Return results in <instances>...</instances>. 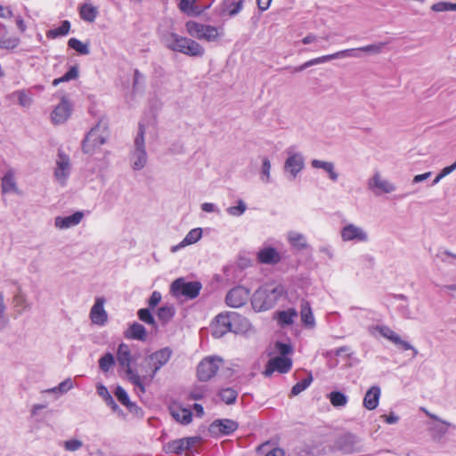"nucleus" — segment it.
I'll return each instance as SVG.
<instances>
[{
	"label": "nucleus",
	"mask_w": 456,
	"mask_h": 456,
	"mask_svg": "<svg viewBox=\"0 0 456 456\" xmlns=\"http://www.w3.org/2000/svg\"><path fill=\"white\" fill-rule=\"evenodd\" d=\"M284 293L283 286L280 284H265L252 297V306L255 311L261 312L271 309Z\"/></svg>",
	"instance_id": "f257e3e1"
},
{
	"label": "nucleus",
	"mask_w": 456,
	"mask_h": 456,
	"mask_svg": "<svg viewBox=\"0 0 456 456\" xmlns=\"http://www.w3.org/2000/svg\"><path fill=\"white\" fill-rule=\"evenodd\" d=\"M172 354L171 348L164 347L145 357L140 370L142 382L145 380L151 382L156 373L167 363Z\"/></svg>",
	"instance_id": "f03ea898"
},
{
	"label": "nucleus",
	"mask_w": 456,
	"mask_h": 456,
	"mask_svg": "<svg viewBox=\"0 0 456 456\" xmlns=\"http://www.w3.org/2000/svg\"><path fill=\"white\" fill-rule=\"evenodd\" d=\"M164 41L168 49L185 55L201 57L205 53V49L200 43L175 33L166 36Z\"/></svg>",
	"instance_id": "7ed1b4c3"
},
{
	"label": "nucleus",
	"mask_w": 456,
	"mask_h": 456,
	"mask_svg": "<svg viewBox=\"0 0 456 456\" xmlns=\"http://www.w3.org/2000/svg\"><path fill=\"white\" fill-rule=\"evenodd\" d=\"M117 361L118 365L125 370L126 379L134 385L141 393L145 392L144 384L141 374L132 369L131 363L135 361L128 345L121 343L117 350Z\"/></svg>",
	"instance_id": "20e7f679"
},
{
	"label": "nucleus",
	"mask_w": 456,
	"mask_h": 456,
	"mask_svg": "<svg viewBox=\"0 0 456 456\" xmlns=\"http://www.w3.org/2000/svg\"><path fill=\"white\" fill-rule=\"evenodd\" d=\"M109 138V130L105 123H98L86 134L82 149L86 154H94Z\"/></svg>",
	"instance_id": "39448f33"
},
{
	"label": "nucleus",
	"mask_w": 456,
	"mask_h": 456,
	"mask_svg": "<svg viewBox=\"0 0 456 456\" xmlns=\"http://www.w3.org/2000/svg\"><path fill=\"white\" fill-rule=\"evenodd\" d=\"M185 29L191 37L207 42L216 41L222 35L219 28L194 20L187 21L185 23Z\"/></svg>",
	"instance_id": "423d86ee"
},
{
	"label": "nucleus",
	"mask_w": 456,
	"mask_h": 456,
	"mask_svg": "<svg viewBox=\"0 0 456 456\" xmlns=\"http://www.w3.org/2000/svg\"><path fill=\"white\" fill-rule=\"evenodd\" d=\"M72 163L68 154L59 151L54 161L53 180L61 187L68 184L72 173Z\"/></svg>",
	"instance_id": "0eeeda50"
},
{
	"label": "nucleus",
	"mask_w": 456,
	"mask_h": 456,
	"mask_svg": "<svg viewBox=\"0 0 456 456\" xmlns=\"http://www.w3.org/2000/svg\"><path fill=\"white\" fill-rule=\"evenodd\" d=\"M144 133V126L140 124L138 134L134 138V150L130 156L131 166L134 170L142 169L147 163Z\"/></svg>",
	"instance_id": "6e6552de"
},
{
	"label": "nucleus",
	"mask_w": 456,
	"mask_h": 456,
	"mask_svg": "<svg viewBox=\"0 0 456 456\" xmlns=\"http://www.w3.org/2000/svg\"><path fill=\"white\" fill-rule=\"evenodd\" d=\"M201 288L199 281H187L183 278H178L172 282L170 292L176 298L193 299L199 296Z\"/></svg>",
	"instance_id": "1a4fd4ad"
},
{
	"label": "nucleus",
	"mask_w": 456,
	"mask_h": 456,
	"mask_svg": "<svg viewBox=\"0 0 456 456\" xmlns=\"http://www.w3.org/2000/svg\"><path fill=\"white\" fill-rule=\"evenodd\" d=\"M288 155L284 162V172L290 180L295 179L305 167V158L303 154L297 151L294 147L286 150Z\"/></svg>",
	"instance_id": "9d476101"
},
{
	"label": "nucleus",
	"mask_w": 456,
	"mask_h": 456,
	"mask_svg": "<svg viewBox=\"0 0 456 456\" xmlns=\"http://www.w3.org/2000/svg\"><path fill=\"white\" fill-rule=\"evenodd\" d=\"M222 363L223 360L216 356L204 358L198 365L197 375L199 379L201 381L209 380L216 374Z\"/></svg>",
	"instance_id": "9b49d317"
},
{
	"label": "nucleus",
	"mask_w": 456,
	"mask_h": 456,
	"mask_svg": "<svg viewBox=\"0 0 456 456\" xmlns=\"http://www.w3.org/2000/svg\"><path fill=\"white\" fill-rule=\"evenodd\" d=\"M106 298L104 297H96L94 305L89 312V319L92 324L103 327L109 322V314L105 310Z\"/></svg>",
	"instance_id": "f8f14e48"
},
{
	"label": "nucleus",
	"mask_w": 456,
	"mask_h": 456,
	"mask_svg": "<svg viewBox=\"0 0 456 456\" xmlns=\"http://www.w3.org/2000/svg\"><path fill=\"white\" fill-rule=\"evenodd\" d=\"M236 316L235 313L220 314L211 324V334L219 338L232 330V321Z\"/></svg>",
	"instance_id": "ddd939ff"
},
{
	"label": "nucleus",
	"mask_w": 456,
	"mask_h": 456,
	"mask_svg": "<svg viewBox=\"0 0 456 456\" xmlns=\"http://www.w3.org/2000/svg\"><path fill=\"white\" fill-rule=\"evenodd\" d=\"M1 192L3 194L21 195L16 177V171L12 168L7 169L1 178Z\"/></svg>",
	"instance_id": "4468645a"
},
{
	"label": "nucleus",
	"mask_w": 456,
	"mask_h": 456,
	"mask_svg": "<svg viewBox=\"0 0 456 456\" xmlns=\"http://www.w3.org/2000/svg\"><path fill=\"white\" fill-rule=\"evenodd\" d=\"M249 297V290L242 286L232 289L226 295V304L233 308H238L246 304Z\"/></svg>",
	"instance_id": "2eb2a0df"
},
{
	"label": "nucleus",
	"mask_w": 456,
	"mask_h": 456,
	"mask_svg": "<svg viewBox=\"0 0 456 456\" xmlns=\"http://www.w3.org/2000/svg\"><path fill=\"white\" fill-rule=\"evenodd\" d=\"M291 366L292 360L289 357L275 356L269 360L265 375L270 376L275 370L280 373H287Z\"/></svg>",
	"instance_id": "dca6fc26"
},
{
	"label": "nucleus",
	"mask_w": 456,
	"mask_h": 456,
	"mask_svg": "<svg viewBox=\"0 0 456 456\" xmlns=\"http://www.w3.org/2000/svg\"><path fill=\"white\" fill-rule=\"evenodd\" d=\"M236 421L224 419L215 420L209 427V432L213 436H228L238 428Z\"/></svg>",
	"instance_id": "f3484780"
},
{
	"label": "nucleus",
	"mask_w": 456,
	"mask_h": 456,
	"mask_svg": "<svg viewBox=\"0 0 456 456\" xmlns=\"http://www.w3.org/2000/svg\"><path fill=\"white\" fill-rule=\"evenodd\" d=\"M71 115V107L66 98H62L61 102L53 110L51 120L54 125L65 123Z\"/></svg>",
	"instance_id": "a211bd4d"
},
{
	"label": "nucleus",
	"mask_w": 456,
	"mask_h": 456,
	"mask_svg": "<svg viewBox=\"0 0 456 456\" xmlns=\"http://www.w3.org/2000/svg\"><path fill=\"white\" fill-rule=\"evenodd\" d=\"M83 217L84 214L81 211L67 216H58L54 218V226L59 230H67L79 224Z\"/></svg>",
	"instance_id": "6ab92c4d"
},
{
	"label": "nucleus",
	"mask_w": 456,
	"mask_h": 456,
	"mask_svg": "<svg viewBox=\"0 0 456 456\" xmlns=\"http://www.w3.org/2000/svg\"><path fill=\"white\" fill-rule=\"evenodd\" d=\"M379 333L386 338H387L392 343L399 346L403 350H412L414 355L418 354V351L413 348L407 341L403 340L398 334H396L394 330H392L388 327H381L379 329Z\"/></svg>",
	"instance_id": "aec40b11"
},
{
	"label": "nucleus",
	"mask_w": 456,
	"mask_h": 456,
	"mask_svg": "<svg viewBox=\"0 0 456 456\" xmlns=\"http://www.w3.org/2000/svg\"><path fill=\"white\" fill-rule=\"evenodd\" d=\"M257 260L265 265H276L281 261V256L274 248L265 247L257 252Z\"/></svg>",
	"instance_id": "412c9836"
},
{
	"label": "nucleus",
	"mask_w": 456,
	"mask_h": 456,
	"mask_svg": "<svg viewBox=\"0 0 456 456\" xmlns=\"http://www.w3.org/2000/svg\"><path fill=\"white\" fill-rule=\"evenodd\" d=\"M244 0H224L220 5V14L233 17L240 12Z\"/></svg>",
	"instance_id": "4be33fe9"
},
{
	"label": "nucleus",
	"mask_w": 456,
	"mask_h": 456,
	"mask_svg": "<svg viewBox=\"0 0 456 456\" xmlns=\"http://www.w3.org/2000/svg\"><path fill=\"white\" fill-rule=\"evenodd\" d=\"M202 236V229L201 228H194L191 230L183 238V240L171 248V252L175 253L178 250L182 249L184 247L194 244L200 240Z\"/></svg>",
	"instance_id": "5701e85b"
},
{
	"label": "nucleus",
	"mask_w": 456,
	"mask_h": 456,
	"mask_svg": "<svg viewBox=\"0 0 456 456\" xmlns=\"http://www.w3.org/2000/svg\"><path fill=\"white\" fill-rule=\"evenodd\" d=\"M169 411L172 417L181 424H189L192 419L191 411L189 409L183 408L179 405L170 406Z\"/></svg>",
	"instance_id": "b1692460"
},
{
	"label": "nucleus",
	"mask_w": 456,
	"mask_h": 456,
	"mask_svg": "<svg viewBox=\"0 0 456 456\" xmlns=\"http://www.w3.org/2000/svg\"><path fill=\"white\" fill-rule=\"evenodd\" d=\"M380 394L379 387H371L365 394L363 406L370 411L376 409L379 405Z\"/></svg>",
	"instance_id": "393cba45"
},
{
	"label": "nucleus",
	"mask_w": 456,
	"mask_h": 456,
	"mask_svg": "<svg viewBox=\"0 0 456 456\" xmlns=\"http://www.w3.org/2000/svg\"><path fill=\"white\" fill-rule=\"evenodd\" d=\"M7 34L6 27L0 24V49L13 50L20 44L17 37H4Z\"/></svg>",
	"instance_id": "a878e982"
},
{
	"label": "nucleus",
	"mask_w": 456,
	"mask_h": 456,
	"mask_svg": "<svg viewBox=\"0 0 456 456\" xmlns=\"http://www.w3.org/2000/svg\"><path fill=\"white\" fill-rule=\"evenodd\" d=\"M287 239L289 244L297 250H304L309 247L305 236L298 232H289Z\"/></svg>",
	"instance_id": "bb28decb"
},
{
	"label": "nucleus",
	"mask_w": 456,
	"mask_h": 456,
	"mask_svg": "<svg viewBox=\"0 0 456 456\" xmlns=\"http://www.w3.org/2000/svg\"><path fill=\"white\" fill-rule=\"evenodd\" d=\"M343 232L344 240H356L359 241H364L367 239L366 233L353 224L344 226Z\"/></svg>",
	"instance_id": "cd10ccee"
},
{
	"label": "nucleus",
	"mask_w": 456,
	"mask_h": 456,
	"mask_svg": "<svg viewBox=\"0 0 456 456\" xmlns=\"http://www.w3.org/2000/svg\"><path fill=\"white\" fill-rule=\"evenodd\" d=\"M338 56H339V53H333V54L323 55V56H321V57H317V58L309 60V61L304 62L302 65L295 67L294 68V72H301L304 69H307V68H309L311 66L328 62V61H330L331 60L338 58Z\"/></svg>",
	"instance_id": "c85d7f7f"
},
{
	"label": "nucleus",
	"mask_w": 456,
	"mask_h": 456,
	"mask_svg": "<svg viewBox=\"0 0 456 456\" xmlns=\"http://www.w3.org/2000/svg\"><path fill=\"white\" fill-rule=\"evenodd\" d=\"M311 167L316 169H322L329 175V177L332 181H337L338 178V174L334 170V165L330 161H323L320 159H313L311 161Z\"/></svg>",
	"instance_id": "c756f323"
},
{
	"label": "nucleus",
	"mask_w": 456,
	"mask_h": 456,
	"mask_svg": "<svg viewBox=\"0 0 456 456\" xmlns=\"http://www.w3.org/2000/svg\"><path fill=\"white\" fill-rule=\"evenodd\" d=\"M178 7L181 12L188 16H199L202 12V10L192 0H181Z\"/></svg>",
	"instance_id": "7c9ffc66"
},
{
	"label": "nucleus",
	"mask_w": 456,
	"mask_h": 456,
	"mask_svg": "<svg viewBox=\"0 0 456 456\" xmlns=\"http://www.w3.org/2000/svg\"><path fill=\"white\" fill-rule=\"evenodd\" d=\"M11 101H17V102L24 107L28 108L32 104L31 95L24 90H17L8 95Z\"/></svg>",
	"instance_id": "2f4dec72"
},
{
	"label": "nucleus",
	"mask_w": 456,
	"mask_h": 456,
	"mask_svg": "<svg viewBox=\"0 0 456 456\" xmlns=\"http://www.w3.org/2000/svg\"><path fill=\"white\" fill-rule=\"evenodd\" d=\"M370 186L376 192H391L394 190V186L387 181L382 180L379 175L373 176Z\"/></svg>",
	"instance_id": "473e14b6"
},
{
	"label": "nucleus",
	"mask_w": 456,
	"mask_h": 456,
	"mask_svg": "<svg viewBox=\"0 0 456 456\" xmlns=\"http://www.w3.org/2000/svg\"><path fill=\"white\" fill-rule=\"evenodd\" d=\"M79 14L82 20L94 22L98 15V9L91 4L85 3L80 6Z\"/></svg>",
	"instance_id": "72a5a7b5"
},
{
	"label": "nucleus",
	"mask_w": 456,
	"mask_h": 456,
	"mask_svg": "<svg viewBox=\"0 0 456 456\" xmlns=\"http://www.w3.org/2000/svg\"><path fill=\"white\" fill-rule=\"evenodd\" d=\"M13 305L20 314L30 309V304L28 301L27 296L20 289H18L13 296Z\"/></svg>",
	"instance_id": "f704fd0d"
},
{
	"label": "nucleus",
	"mask_w": 456,
	"mask_h": 456,
	"mask_svg": "<svg viewBox=\"0 0 456 456\" xmlns=\"http://www.w3.org/2000/svg\"><path fill=\"white\" fill-rule=\"evenodd\" d=\"M126 337L137 339V340H145L147 338V332L143 325L134 322L128 329L126 332Z\"/></svg>",
	"instance_id": "c9c22d12"
},
{
	"label": "nucleus",
	"mask_w": 456,
	"mask_h": 456,
	"mask_svg": "<svg viewBox=\"0 0 456 456\" xmlns=\"http://www.w3.org/2000/svg\"><path fill=\"white\" fill-rule=\"evenodd\" d=\"M300 314L301 320L305 326L314 328L315 325L314 317L308 302L302 303Z\"/></svg>",
	"instance_id": "e433bc0d"
},
{
	"label": "nucleus",
	"mask_w": 456,
	"mask_h": 456,
	"mask_svg": "<svg viewBox=\"0 0 456 456\" xmlns=\"http://www.w3.org/2000/svg\"><path fill=\"white\" fill-rule=\"evenodd\" d=\"M163 451L166 453H175L181 454L186 448L184 446V442L183 438L170 441L163 445Z\"/></svg>",
	"instance_id": "4c0bfd02"
},
{
	"label": "nucleus",
	"mask_w": 456,
	"mask_h": 456,
	"mask_svg": "<svg viewBox=\"0 0 456 456\" xmlns=\"http://www.w3.org/2000/svg\"><path fill=\"white\" fill-rule=\"evenodd\" d=\"M297 313L294 308H289L285 311L279 312L277 314V321L281 325H289L293 323Z\"/></svg>",
	"instance_id": "58836bf2"
},
{
	"label": "nucleus",
	"mask_w": 456,
	"mask_h": 456,
	"mask_svg": "<svg viewBox=\"0 0 456 456\" xmlns=\"http://www.w3.org/2000/svg\"><path fill=\"white\" fill-rule=\"evenodd\" d=\"M69 29L70 22L69 20H63L60 27L48 30L46 32V37L53 39L58 37L66 36L69 32Z\"/></svg>",
	"instance_id": "ea45409f"
},
{
	"label": "nucleus",
	"mask_w": 456,
	"mask_h": 456,
	"mask_svg": "<svg viewBox=\"0 0 456 456\" xmlns=\"http://www.w3.org/2000/svg\"><path fill=\"white\" fill-rule=\"evenodd\" d=\"M271 161L267 157L262 158V166L260 169V180L264 183H271Z\"/></svg>",
	"instance_id": "a19ab883"
},
{
	"label": "nucleus",
	"mask_w": 456,
	"mask_h": 456,
	"mask_svg": "<svg viewBox=\"0 0 456 456\" xmlns=\"http://www.w3.org/2000/svg\"><path fill=\"white\" fill-rule=\"evenodd\" d=\"M220 399L226 404H233L238 397V392L231 387L223 388L219 391Z\"/></svg>",
	"instance_id": "79ce46f5"
},
{
	"label": "nucleus",
	"mask_w": 456,
	"mask_h": 456,
	"mask_svg": "<svg viewBox=\"0 0 456 456\" xmlns=\"http://www.w3.org/2000/svg\"><path fill=\"white\" fill-rule=\"evenodd\" d=\"M115 395L128 410L133 411V409L136 407V405L130 401L126 391L122 387L118 386L116 388Z\"/></svg>",
	"instance_id": "37998d69"
},
{
	"label": "nucleus",
	"mask_w": 456,
	"mask_h": 456,
	"mask_svg": "<svg viewBox=\"0 0 456 456\" xmlns=\"http://www.w3.org/2000/svg\"><path fill=\"white\" fill-rule=\"evenodd\" d=\"M68 45L80 54L86 55L90 53L89 45L85 44L75 37H72L69 40Z\"/></svg>",
	"instance_id": "c03bdc74"
},
{
	"label": "nucleus",
	"mask_w": 456,
	"mask_h": 456,
	"mask_svg": "<svg viewBox=\"0 0 456 456\" xmlns=\"http://www.w3.org/2000/svg\"><path fill=\"white\" fill-rule=\"evenodd\" d=\"M79 71L77 66H72L68 72H66L62 77L59 78H55L53 81V85L54 86H58L60 83L68 82L73 79H76L78 77Z\"/></svg>",
	"instance_id": "a18cd8bd"
},
{
	"label": "nucleus",
	"mask_w": 456,
	"mask_h": 456,
	"mask_svg": "<svg viewBox=\"0 0 456 456\" xmlns=\"http://www.w3.org/2000/svg\"><path fill=\"white\" fill-rule=\"evenodd\" d=\"M9 317L6 313V305L4 303V297L0 292V331L4 330L9 324Z\"/></svg>",
	"instance_id": "49530a36"
},
{
	"label": "nucleus",
	"mask_w": 456,
	"mask_h": 456,
	"mask_svg": "<svg viewBox=\"0 0 456 456\" xmlns=\"http://www.w3.org/2000/svg\"><path fill=\"white\" fill-rule=\"evenodd\" d=\"M175 315V308L173 306L165 305L159 309L158 318L163 322H169Z\"/></svg>",
	"instance_id": "de8ad7c7"
},
{
	"label": "nucleus",
	"mask_w": 456,
	"mask_h": 456,
	"mask_svg": "<svg viewBox=\"0 0 456 456\" xmlns=\"http://www.w3.org/2000/svg\"><path fill=\"white\" fill-rule=\"evenodd\" d=\"M114 363H115V359H114L113 354L110 353L105 354L99 360L100 369L104 372L109 371V370L114 365Z\"/></svg>",
	"instance_id": "09e8293b"
},
{
	"label": "nucleus",
	"mask_w": 456,
	"mask_h": 456,
	"mask_svg": "<svg viewBox=\"0 0 456 456\" xmlns=\"http://www.w3.org/2000/svg\"><path fill=\"white\" fill-rule=\"evenodd\" d=\"M312 380H313L312 377L309 376L308 378L304 379L300 382H297L296 385L293 386V387L291 389L290 396H295V395H299L301 392H303L305 389H306L310 386Z\"/></svg>",
	"instance_id": "8fccbe9b"
},
{
	"label": "nucleus",
	"mask_w": 456,
	"mask_h": 456,
	"mask_svg": "<svg viewBox=\"0 0 456 456\" xmlns=\"http://www.w3.org/2000/svg\"><path fill=\"white\" fill-rule=\"evenodd\" d=\"M246 209V203L242 200H238L237 206L229 207L226 212L232 216H240L245 213Z\"/></svg>",
	"instance_id": "3c124183"
},
{
	"label": "nucleus",
	"mask_w": 456,
	"mask_h": 456,
	"mask_svg": "<svg viewBox=\"0 0 456 456\" xmlns=\"http://www.w3.org/2000/svg\"><path fill=\"white\" fill-rule=\"evenodd\" d=\"M73 387H74V384H73L72 379H67L64 381L61 382L57 387L47 390V392H49V393L60 392L61 394H64V393H67L68 391H69L70 389H72Z\"/></svg>",
	"instance_id": "603ef678"
},
{
	"label": "nucleus",
	"mask_w": 456,
	"mask_h": 456,
	"mask_svg": "<svg viewBox=\"0 0 456 456\" xmlns=\"http://www.w3.org/2000/svg\"><path fill=\"white\" fill-rule=\"evenodd\" d=\"M137 314H138L139 319L142 322H145L146 324L155 326V323H156L155 319L152 316V314L149 309H147V308L140 309Z\"/></svg>",
	"instance_id": "864d4df0"
},
{
	"label": "nucleus",
	"mask_w": 456,
	"mask_h": 456,
	"mask_svg": "<svg viewBox=\"0 0 456 456\" xmlns=\"http://www.w3.org/2000/svg\"><path fill=\"white\" fill-rule=\"evenodd\" d=\"M431 8L435 12L455 11L456 4L440 2L433 4Z\"/></svg>",
	"instance_id": "5fc2aeb1"
},
{
	"label": "nucleus",
	"mask_w": 456,
	"mask_h": 456,
	"mask_svg": "<svg viewBox=\"0 0 456 456\" xmlns=\"http://www.w3.org/2000/svg\"><path fill=\"white\" fill-rule=\"evenodd\" d=\"M83 446L82 441L78 439H70L64 442L63 447L66 451L76 452Z\"/></svg>",
	"instance_id": "6e6d98bb"
},
{
	"label": "nucleus",
	"mask_w": 456,
	"mask_h": 456,
	"mask_svg": "<svg viewBox=\"0 0 456 456\" xmlns=\"http://www.w3.org/2000/svg\"><path fill=\"white\" fill-rule=\"evenodd\" d=\"M207 391L206 386L195 387L190 393V398L192 400H200L205 396Z\"/></svg>",
	"instance_id": "4d7b16f0"
},
{
	"label": "nucleus",
	"mask_w": 456,
	"mask_h": 456,
	"mask_svg": "<svg viewBox=\"0 0 456 456\" xmlns=\"http://www.w3.org/2000/svg\"><path fill=\"white\" fill-rule=\"evenodd\" d=\"M276 348L280 354L279 356L288 357V355L292 353V347L288 344L277 342Z\"/></svg>",
	"instance_id": "13d9d810"
},
{
	"label": "nucleus",
	"mask_w": 456,
	"mask_h": 456,
	"mask_svg": "<svg viewBox=\"0 0 456 456\" xmlns=\"http://www.w3.org/2000/svg\"><path fill=\"white\" fill-rule=\"evenodd\" d=\"M455 168L456 161L452 165L443 168L440 174L435 178L434 183H437L443 177L452 173Z\"/></svg>",
	"instance_id": "bf43d9fd"
},
{
	"label": "nucleus",
	"mask_w": 456,
	"mask_h": 456,
	"mask_svg": "<svg viewBox=\"0 0 456 456\" xmlns=\"http://www.w3.org/2000/svg\"><path fill=\"white\" fill-rule=\"evenodd\" d=\"M330 403L334 406H341L342 405V393L341 392H332L330 394Z\"/></svg>",
	"instance_id": "052dcab7"
},
{
	"label": "nucleus",
	"mask_w": 456,
	"mask_h": 456,
	"mask_svg": "<svg viewBox=\"0 0 456 456\" xmlns=\"http://www.w3.org/2000/svg\"><path fill=\"white\" fill-rule=\"evenodd\" d=\"M384 45H385V44H383V43H380V44H378V45H367V46H364V47L361 48V50L365 51V52H370V53H378L381 52V50L383 49Z\"/></svg>",
	"instance_id": "680f3d73"
},
{
	"label": "nucleus",
	"mask_w": 456,
	"mask_h": 456,
	"mask_svg": "<svg viewBox=\"0 0 456 456\" xmlns=\"http://www.w3.org/2000/svg\"><path fill=\"white\" fill-rule=\"evenodd\" d=\"M161 300V294L159 291H153L149 298V305L155 307Z\"/></svg>",
	"instance_id": "e2e57ef3"
},
{
	"label": "nucleus",
	"mask_w": 456,
	"mask_h": 456,
	"mask_svg": "<svg viewBox=\"0 0 456 456\" xmlns=\"http://www.w3.org/2000/svg\"><path fill=\"white\" fill-rule=\"evenodd\" d=\"M183 440L184 442V446H185L186 450H189L191 447H193L200 441V437L191 436V437L183 438Z\"/></svg>",
	"instance_id": "0e129e2a"
},
{
	"label": "nucleus",
	"mask_w": 456,
	"mask_h": 456,
	"mask_svg": "<svg viewBox=\"0 0 456 456\" xmlns=\"http://www.w3.org/2000/svg\"><path fill=\"white\" fill-rule=\"evenodd\" d=\"M201 209L207 213H212V212L218 213L219 212L218 208L214 203H210V202L203 203L201 205Z\"/></svg>",
	"instance_id": "69168bd1"
},
{
	"label": "nucleus",
	"mask_w": 456,
	"mask_h": 456,
	"mask_svg": "<svg viewBox=\"0 0 456 456\" xmlns=\"http://www.w3.org/2000/svg\"><path fill=\"white\" fill-rule=\"evenodd\" d=\"M97 393L104 401L111 395L102 384L97 385Z\"/></svg>",
	"instance_id": "338daca9"
},
{
	"label": "nucleus",
	"mask_w": 456,
	"mask_h": 456,
	"mask_svg": "<svg viewBox=\"0 0 456 456\" xmlns=\"http://www.w3.org/2000/svg\"><path fill=\"white\" fill-rule=\"evenodd\" d=\"M15 23L21 33L26 31L27 26L23 18L20 15L15 16Z\"/></svg>",
	"instance_id": "774afa93"
}]
</instances>
